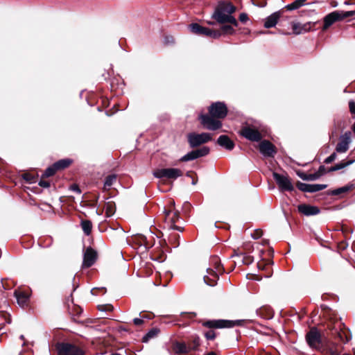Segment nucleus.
Segmentation results:
<instances>
[{"instance_id": "18", "label": "nucleus", "mask_w": 355, "mask_h": 355, "mask_svg": "<svg viewBox=\"0 0 355 355\" xmlns=\"http://www.w3.org/2000/svg\"><path fill=\"white\" fill-rule=\"evenodd\" d=\"M296 187L301 191L314 193L326 189L327 185L320 184H309L297 181L296 182Z\"/></svg>"}, {"instance_id": "23", "label": "nucleus", "mask_w": 355, "mask_h": 355, "mask_svg": "<svg viewBox=\"0 0 355 355\" xmlns=\"http://www.w3.org/2000/svg\"><path fill=\"white\" fill-rule=\"evenodd\" d=\"M216 143L228 150H232L235 146L234 142L225 135H220L218 138Z\"/></svg>"}, {"instance_id": "20", "label": "nucleus", "mask_w": 355, "mask_h": 355, "mask_svg": "<svg viewBox=\"0 0 355 355\" xmlns=\"http://www.w3.org/2000/svg\"><path fill=\"white\" fill-rule=\"evenodd\" d=\"M297 210L300 213L307 216L317 215L320 212L319 207L307 204L298 205Z\"/></svg>"}, {"instance_id": "24", "label": "nucleus", "mask_w": 355, "mask_h": 355, "mask_svg": "<svg viewBox=\"0 0 355 355\" xmlns=\"http://www.w3.org/2000/svg\"><path fill=\"white\" fill-rule=\"evenodd\" d=\"M207 272L209 276H208V275L205 276L203 278L204 282H205V284H207V285H209L210 286H214L215 285H216L217 281L219 279L217 271L216 270L215 271L214 270H213L211 268H208L207 270Z\"/></svg>"}, {"instance_id": "8", "label": "nucleus", "mask_w": 355, "mask_h": 355, "mask_svg": "<svg viewBox=\"0 0 355 355\" xmlns=\"http://www.w3.org/2000/svg\"><path fill=\"white\" fill-rule=\"evenodd\" d=\"M187 137L188 144L191 148H197L212 139L211 134L207 132L200 134L191 132L187 135Z\"/></svg>"}, {"instance_id": "60", "label": "nucleus", "mask_w": 355, "mask_h": 355, "mask_svg": "<svg viewBox=\"0 0 355 355\" xmlns=\"http://www.w3.org/2000/svg\"><path fill=\"white\" fill-rule=\"evenodd\" d=\"M144 322V320L142 318H135L133 320V323L136 326H140L143 324Z\"/></svg>"}, {"instance_id": "30", "label": "nucleus", "mask_w": 355, "mask_h": 355, "mask_svg": "<svg viewBox=\"0 0 355 355\" xmlns=\"http://www.w3.org/2000/svg\"><path fill=\"white\" fill-rule=\"evenodd\" d=\"M352 186L346 185L345 187H340L336 189L329 190L327 191V195L340 196L343 193H346L349 192L350 190H352Z\"/></svg>"}, {"instance_id": "28", "label": "nucleus", "mask_w": 355, "mask_h": 355, "mask_svg": "<svg viewBox=\"0 0 355 355\" xmlns=\"http://www.w3.org/2000/svg\"><path fill=\"white\" fill-rule=\"evenodd\" d=\"M173 349L178 354H188L186 343L176 341L173 344Z\"/></svg>"}, {"instance_id": "46", "label": "nucleus", "mask_w": 355, "mask_h": 355, "mask_svg": "<svg viewBox=\"0 0 355 355\" xmlns=\"http://www.w3.org/2000/svg\"><path fill=\"white\" fill-rule=\"evenodd\" d=\"M98 310L101 311H112L114 309V307L112 304H101L98 306Z\"/></svg>"}, {"instance_id": "10", "label": "nucleus", "mask_w": 355, "mask_h": 355, "mask_svg": "<svg viewBox=\"0 0 355 355\" xmlns=\"http://www.w3.org/2000/svg\"><path fill=\"white\" fill-rule=\"evenodd\" d=\"M189 29L192 33L198 35L206 36L214 39H218L220 37V33L218 31H215L214 29L204 27L198 23L191 24L189 25Z\"/></svg>"}, {"instance_id": "43", "label": "nucleus", "mask_w": 355, "mask_h": 355, "mask_svg": "<svg viewBox=\"0 0 355 355\" xmlns=\"http://www.w3.org/2000/svg\"><path fill=\"white\" fill-rule=\"evenodd\" d=\"M57 170H55V168L54 167V164H53L50 166H49L43 173L42 178H47L51 176H53L56 173Z\"/></svg>"}, {"instance_id": "9", "label": "nucleus", "mask_w": 355, "mask_h": 355, "mask_svg": "<svg viewBox=\"0 0 355 355\" xmlns=\"http://www.w3.org/2000/svg\"><path fill=\"white\" fill-rule=\"evenodd\" d=\"M272 177L280 191H293L295 190L291 180L287 174L282 175L273 172Z\"/></svg>"}, {"instance_id": "42", "label": "nucleus", "mask_w": 355, "mask_h": 355, "mask_svg": "<svg viewBox=\"0 0 355 355\" xmlns=\"http://www.w3.org/2000/svg\"><path fill=\"white\" fill-rule=\"evenodd\" d=\"M23 180L28 184H32L37 182V176L30 173H24L22 175Z\"/></svg>"}, {"instance_id": "2", "label": "nucleus", "mask_w": 355, "mask_h": 355, "mask_svg": "<svg viewBox=\"0 0 355 355\" xmlns=\"http://www.w3.org/2000/svg\"><path fill=\"white\" fill-rule=\"evenodd\" d=\"M236 7L231 2L219 1L215 8L211 18L220 24H231L234 27H238L239 23L232 15L236 12Z\"/></svg>"}, {"instance_id": "34", "label": "nucleus", "mask_w": 355, "mask_h": 355, "mask_svg": "<svg viewBox=\"0 0 355 355\" xmlns=\"http://www.w3.org/2000/svg\"><path fill=\"white\" fill-rule=\"evenodd\" d=\"M134 242L138 245L139 246L144 245L146 248H148V243L147 241L146 237L143 234H137L133 238Z\"/></svg>"}, {"instance_id": "27", "label": "nucleus", "mask_w": 355, "mask_h": 355, "mask_svg": "<svg viewBox=\"0 0 355 355\" xmlns=\"http://www.w3.org/2000/svg\"><path fill=\"white\" fill-rule=\"evenodd\" d=\"M72 163L73 159L70 158H65L55 162L53 163V164L57 171H61L69 168L72 164Z\"/></svg>"}, {"instance_id": "7", "label": "nucleus", "mask_w": 355, "mask_h": 355, "mask_svg": "<svg viewBox=\"0 0 355 355\" xmlns=\"http://www.w3.org/2000/svg\"><path fill=\"white\" fill-rule=\"evenodd\" d=\"M239 134L250 141L259 142L263 137L261 131L255 125L249 124L242 126Z\"/></svg>"}, {"instance_id": "62", "label": "nucleus", "mask_w": 355, "mask_h": 355, "mask_svg": "<svg viewBox=\"0 0 355 355\" xmlns=\"http://www.w3.org/2000/svg\"><path fill=\"white\" fill-rule=\"evenodd\" d=\"M170 228H172L173 230H177L180 232H182L183 230L182 227L175 225V223L171 224Z\"/></svg>"}, {"instance_id": "52", "label": "nucleus", "mask_w": 355, "mask_h": 355, "mask_svg": "<svg viewBox=\"0 0 355 355\" xmlns=\"http://www.w3.org/2000/svg\"><path fill=\"white\" fill-rule=\"evenodd\" d=\"M241 248L244 252V254L246 252H250L253 250V246L250 243H244Z\"/></svg>"}, {"instance_id": "38", "label": "nucleus", "mask_w": 355, "mask_h": 355, "mask_svg": "<svg viewBox=\"0 0 355 355\" xmlns=\"http://www.w3.org/2000/svg\"><path fill=\"white\" fill-rule=\"evenodd\" d=\"M81 227L86 235H89L92 230V223L89 220H85L81 221Z\"/></svg>"}, {"instance_id": "61", "label": "nucleus", "mask_w": 355, "mask_h": 355, "mask_svg": "<svg viewBox=\"0 0 355 355\" xmlns=\"http://www.w3.org/2000/svg\"><path fill=\"white\" fill-rule=\"evenodd\" d=\"M341 231L343 234H344L345 237H347V234L349 232H352V230H349L347 227L342 226Z\"/></svg>"}, {"instance_id": "57", "label": "nucleus", "mask_w": 355, "mask_h": 355, "mask_svg": "<svg viewBox=\"0 0 355 355\" xmlns=\"http://www.w3.org/2000/svg\"><path fill=\"white\" fill-rule=\"evenodd\" d=\"M140 316L141 318L144 319H148L150 320L154 318L155 315L153 313H140Z\"/></svg>"}, {"instance_id": "64", "label": "nucleus", "mask_w": 355, "mask_h": 355, "mask_svg": "<svg viewBox=\"0 0 355 355\" xmlns=\"http://www.w3.org/2000/svg\"><path fill=\"white\" fill-rule=\"evenodd\" d=\"M205 355H216V354L215 352L211 351L208 352L207 354H205Z\"/></svg>"}, {"instance_id": "49", "label": "nucleus", "mask_w": 355, "mask_h": 355, "mask_svg": "<svg viewBox=\"0 0 355 355\" xmlns=\"http://www.w3.org/2000/svg\"><path fill=\"white\" fill-rule=\"evenodd\" d=\"M341 123H342L341 122H338V124H337L338 127L336 126L334 128H333L331 130V134L329 135L330 139H331L334 137H337V135H338V129L342 128V125H341L342 124Z\"/></svg>"}, {"instance_id": "56", "label": "nucleus", "mask_w": 355, "mask_h": 355, "mask_svg": "<svg viewBox=\"0 0 355 355\" xmlns=\"http://www.w3.org/2000/svg\"><path fill=\"white\" fill-rule=\"evenodd\" d=\"M262 235H263V231L260 229L254 230V232L252 234V236L254 239H259Z\"/></svg>"}, {"instance_id": "55", "label": "nucleus", "mask_w": 355, "mask_h": 355, "mask_svg": "<svg viewBox=\"0 0 355 355\" xmlns=\"http://www.w3.org/2000/svg\"><path fill=\"white\" fill-rule=\"evenodd\" d=\"M244 255V252L243 251L242 248H237V249H234L233 250V253L231 255V257H240V256H243Z\"/></svg>"}, {"instance_id": "40", "label": "nucleus", "mask_w": 355, "mask_h": 355, "mask_svg": "<svg viewBox=\"0 0 355 355\" xmlns=\"http://www.w3.org/2000/svg\"><path fill=\"white\" fill-rule=\"evenodd\" d=\"M117 176L115 174H111L105 178L104 182V189H109L112 187L114 182L116 180Z\"/></svg>"}, {"instance_id": "11", "label": "nucleus", "mask_w": 355, "mask_h": 355, "mask_svg": "<svg viewBox=\"0 0 355 355\" xmlns=\"http://www.w3.org/2000/svg\"><path fill=\"white\" fill-rule=\"evenodd\" d=\"M308 345L317 350L322 349V336L316 327H312L306 334Z\"/></svg>"}, {"instance_id": "16", "label": "nucleus", "mask_w": 355, "mask_h": 355, "mask_svg": "<svg viewBox=\"0 0 355 355\" xmlns=\"http://www.w3.org/2000/svg\"><path fill=\"white\" fill-rule=\"evenodd\" d=\"M319 22H307L305 24L293 23L292 24L293 32L295 35L302 34L308 31H315L318 28Z\"/></svg>"}, {"instance_id": "19", "label": "nucleus", "mask_w": 355, "mask_h": 355, "mask_svg": "<svg viewBox=\"0 0 355 355\" xmlns=\"http://www.w3.org/2000/svg\"><path fill=\"white\" fill-rule=\"evenodd\" d=\"M165 220H168L171 224L175 223L180 218V212L175 208V202H171L170 207L168 210H165Z\"/></svg>"}, {"instance_id": "12", "label": "nucleus", "mask_w": 355, "mask_h": 355, "mask_svg": "<svg viewBox=\"0 0 355 355\" xmlns=\"http://www.w3.org/2000/svg\"><path fill=\"white\" fill-rule=\"evenodd\" d=\"M182 171L180 169L175 168L156 169L153 171V175L159 179L176 180L182 176Z\"/></svg>"}, {"instance_id": "63", "label": "nucleus", "mask_w": 355, "mask_h": 355, "mask_svg": "<svg viewBox=\"0 0 355 355\" xmlns=\"http://www.w3.org/2000/svg\"><path fill=\"white\" fill-rule=\"evenodd\" d=\"M327 170V173L334 172L336 171L335 165L328 168Z\"/></svg>"}, {"instance_id": "51", "label": "nucleus", "mask_w": 355, "mask_h": 355, "mask_svg": "<svg viewBox=\"0 0 355 355\" xmlns=\"http://www.w3.org/2000/svg\"><path fill=\"white\" fill-rule=\"evenodd\" d=\"M253 261H254L253 257L250 256V255L244 256L242 259L243 264L247 265V266L251 264Z\"/></svg>"}, {"instance_id": "25", "label": "nucleus", "mask_w": 355, "mask_h": 355, "mask_svg": "<svg viewBox=\"0 0 355 355\" xmlns=\"http://www.w3.org/2000/svg\"><path fill=\"white\" fill-rule=\"evenodd\" d=\"M257 314L263 319L269 320L272 318L274 311L270 306L266 305L257 309Z\"/></svg>"}, {"instance_id": "15", "label": "nucleus", "mask_w": 355, "mask_h": 355, "mask_svg": "<svg viewBox=\"0 0 355 355\" xmlns=\"http://www.w3.org/2000/svg\"><path fill=\"white\" fill-rule=\"evenodd\" d=\"M210 152V149L207 146H203L200 148L193 150L191 152L188 153L183 157H182L179 162H189L191 160L196 159L198 158L205 157Z\"/></svg>"}, {"instance_id": "26", "label": "nucleus", "mask_w": 355, "mask_h": 355, "mask_svg": "<svg viewBox=\"0 0 355 355\" xmlns=\"http://www.w3.org/2000/svg\"><path fill=\"white\" fill-rule=\"evenodd\" d=\"M280 17L281 12H275L272 13L266 19L264 22V27L266 28H270L275 26Z\"/></svg>"}, {"instance_id": "39", "label": "nucleus", "mask_w": 355, "mask_h": 355, "mask_svg": "<svg viewBox=\"0 0 355 355\" xmlns=\"http://www.w3.org/2000/svg\"><path fill=\"white\" fill-rule=\"evenodd\" d=\"M297 175L303 180L306 181H311V180H317V175H315V173L313 174H306L303 171H297L296 172Z\"/></svg>"}, {"instance_id": "58", "label": "nucleus", "mask_w": 355, "mask_h": 355, "mask_svg": "<svg viewBox=\"0 0 355 355\" xmlns=\"http://www.w3.org/2000/svg\"><path fill=\"white\" fill-rule=\"evenodd\" d=\"M239 19L242 23H245L249 19L248 15L245 12L241 13Z\"/></svg>"}, {"instance_id": "21", "label": "nucleus", "mask_w": 355, "mask_h": 355, "mask_svg": "<svg viewBox=\"0 0 355 355\" xmlns=\"http://www.w3.org/2000/svg\"><path fill=\"white\" fill-rule=\"evenodd\" d=\"M14 294L19 306L21 307L28 306L30 301V295L28 292L17 289L15 291Z\"/></svg>"}, {"instance_id": "48", "label": "nucleus", "mask_w": 355, "mask_h": 355, "mask_svg": "<svg viewBox=\"0 0 355 355\" xmlns=\"http://www.w3.org/2000/svg\"><path fill=\"white\" fill-rule=\"evenodd\" d=\"M336 153L337 152L336 151V152H334L333 153H331V155L330 156H329L324 160V163L326 164H329L332 163L334 161H335L337 157Z\"/></svg>"}, {"instance_id": "59", "label": "nucleus", "mask_w": 355, "mask_h": 355, "mask_svg": "<svg viewBox=\"0 0 355 355\" xmlns=\"http://www.w3.org/2000/svg\"><path fill=\"white\" fill-rule=\"evenodd\" d=\"M70 189L71 191L77 192L78 193H81V190H80L79 186L78 184H71V187H70Z\"/></svg>"}, {"instance_id": "44", "label": "nucleus", "mask_w": 355, "mask_h": 355, "mask_svg": "<svg viewBox=\"0 0 355 355\" xmlns=\"http://www.w3.org/2000/svg\"><path fill=\"white\" fill-rule=\"evenodd\" d=\"M354 162V159H349V160H348L347 162L343 160L340 163H338V164L335 165L336 169V171L343 169V168H344L351 165L352 164H353Z\"/></svg>"}, {"instance_id": "35", "label": "nucleus", "mask_w": 355, "mask_h": 355, "mask_svg": "<svg viewBox=\"0 0 355 355\" xmlns=\"http://www.w3.org/2000/svg\"><path fill=\"white\" fill-rule=\"evenodd\" d=\"M211 262L217 272L223 274L225 272L224 267L218 257H213L211 258Z\"/></svg>"}, {"instance_id": "53", "label": "nucleus", "mask_w": 355, "mask_h": 355, "mask_svg": "<svg viewBox=\"0 0 355 355\" xmlns=\"http://www.w3.org/2000/svg\"><path fill=\"white\" fill-rule=\"evenodd\" d=\"M38 184L43 188H49L51 185L50 182L49 180H46L45 178H42V177Z\"/></svg>"}, {"instance_id": "14", "label": "nucleus", "mask_w": 355, "mask_h": 355, "mask_svg": "<svg viewBox=\"0 0 355 355\" xmlns=\"http://www.w3.org/2000/svg\"><path fill=\"white\" fill-rule=\"evenodd\" d=\"M98 259V252L92 247H87L83 254L82 268L92 267Z\"/></svg>"}, {"instance_id": "36", "label": "nucleus", "mask_w": 355, "mask_h": 355, "mask_svg": "<svg viewBox=\"0 0 355 355\" xmlns=\"http://www.w3.org/2000/svg\"><path fill=\"white\" fill-rule=\"evenodd\" d=\"M306 0H295L293 3L288 4L285 6V9L287 10H297L304 5Z\"/></svg>"}, {"instance_id": "31", "label": "nucleus", "mask_w": 355, "mask_h": 355, "mask_svg": "<svg viewBox=\"0 0 355 355\" xmlns=\"http://www.w3.org/2000/svg\"><path fill=\"white\" fill-rule=\"evenodd\" d=\"M324 355H340L338 346L334 343L330 344L322 349Z\"/></svg>"}, {"instance_id": "13", "label": "nucleus", "mask_w": 355, "mask_h": 355, "mask_svg": "<svg viewBox=\"0 0 355 355\" xmlns=\"http://www.w3.org/2000/svg\"><path fill=\"white\" fill-rule=\"evenodd\" d=\"M259 150L266 157H274L277 153V147L266 139L260 141Z\"/></svg>"}, {"instance_id": "6", "label": "nucleus", "mask_w": 355, "mask_h": 355, "mask_svg": "<svg viewBox=\"0 0 355 355\" xmlns=\"http://www.w3.org/2000/svg\"><path fill=\"white\" fill-rule=\"evenodd\" d=\"M338 327L336 326L335 322L329 321L327 324V329H329L331 334L335 338H338L341 342L345 343L351 339L348 330L341 322H338Z\"/></svg>"}, {"instance_id": "4", "label": "nucleus", "mask_w": 355, "mask_h": 355, "mask_svg": "<svg viewBox=\"0 0 355 355\" xmlns=\"http://www.w3.org/2000/svg\"><path fill=\"white\" fill-rule=\"evenodd\" d=\"M58 355H85V350L78 343L70 340L58 342L55 345Z\"/></svg>"}, {"instance_id": "33", "label": "nucleus", "mask_w": 355, "mask_h": 355, "mask_svg": "<svg viewBox=\"0 0 355 355\" xmlns=\"http://www.w3.org/2000/svg\"><path fill=\"white\" fill-rule=\"evenodd\" d=\"M116 211V204L114 201H108L105 203V216L111 217Z\"/></svg>"}, {"instance_id": "5", "label": "nucleus", "mask_w": 355, "mask_h": 355, "mask_svg": "<svg viewBox=\"0 0 355 355\" xmlns=\"http://www.w3.org/2000/svg\"><path fill=\"white\" fill-rule=\"evenodd\" d=\"M354 17L355 10L351 11H338L336 10L327 15L323 19V26L322 31H327L335 22L343 20L345 18Z\"/></svg>"}, {"instance_id": "47", "label": "nucleus", "mask_w": 355, "mask_h": 355, "mask_svg": "<svg viewBox=\"0 0 355 355\" xmlns=\"http://www.w3.org/2000/svg\"><path fill=\"white\" fill-rule=\"evenodd\" d=\"M348 247V243L346 241H341L337 244V251L341 252L342 251L347 249Z\"/></svg>"}, {"instance_id": "3", "label": "nucleus", "mask_w": 355, "mask_h": 355, "mask_svg": "<svg viewBox=\"0 0 355 355\" xmlns=\"http://www.w3.org/2000/svg\"><path fill=\"white\" fill-rule=\"evenodd\" d=\"M250 322L248 320H209L202 322V325L209 329L205 331L204 336L208 340H213L216 337V333L214 329L232 328L235 326H243Z\"/></svg>"}, {"instance_id": "22", "label": "nucleus", "mask_w": 355, "mask_h": 355, "mask_svg": "<svg viewBox=\"0 0 355 355\" xmlns=\"http://www.w3.org/2000/svg\"><path fill=\"white\" fill-rule=\"evenodd\" d=\"M200 345V338L198 335H192L187 338L186 346L189 353L196 351Z\"/></svg>"}, {"instance_id": "37", "label": "nucleus", "mask_w": 355, "mask_h": 355, "mask_svg": "<svg viewBox=\"0 0 355 355\" xmlns=\"http://www.w3.org/2000/svg\"><path fill=\"white\" fill-rule=\"evenodd\" d=\"M0 319L3 320V322L0 324V329H2L6 323L10 324L11 322L10 314L5 311H0Z\"/></svg>"}, {"instance_id": "54", "label": "nucleus", "mask_w": 355, "mask_h": 355, "mask_svg": "<svg viewBox=\"0 0 355 355\" xmlns=\"http://www.w3.org/2000/svg\"><path fill=\"white\" fill-rule=\"evenodd\" d=\"M349 108L350 113L353 115V117L355 116V101L354 100H350L349 101Z\"/></svg>"}, {"instance_id": "1", "label": "nucleus", "mask_w": 355, "mask_h": 355, "mask_svg": "<svg viewBox=\"0 0 355 355\" xmlns=\"http://www.w3.org/2000/svg\"><path fill=\"white\" fill-rule=\"evenodd\" d=\"M228 113V109L224 102L212 103L208 107L207 114H200L198 121L203 128L209 130H217L222 128L221 119H225Z\"/></svg>"}, {"instance_id": "41", "label": "nucleus", "mask_w": 355, "mask_h": 355, "mask_svg": "<svg viewBox=\"0 0 355 355\" xmlns=\"http://www.w3.org/2000/svg\"><path fill=\"white\" fill-rule=\"evenodd\" d=\"M179 239L180 235L176 233H173L170 235L168 242L173 248H177L180 245Z\"/></svg>"}, {"instance_id": "32", "label": "nucleus", "mask_w": 355, "mask_h": 355, "mask_svg": "<svg viewBox=\"0 0 355 355\" xmlns=\"http://www.w3.org/2000/svg\"><path fill=\"white\" fill-rule=\"evenodd\" d=\"M160 329L157 327L152 328L141 339L143 343H147L150 339L154 338L158 336Z\"/></svg>"}, {"instance_id": "29", "label": "nucleus", "mask_w": 355, "mask_h": 355, "mask_svg": "<svg viewBox=\"0 0 355 355\" xmlns=\"http://www.w3.org/2000/svg\"><path fill=\"white\" fill-rule=\"evenodd\" d=\"M232 24H222L221 27L218 30H215V31H218L220 33V37L221 35H234L235 33V30L233 28Z\"/></svg>"}, {"instance_id": "45", "label": "nucleus", "mask_w": 355, "mask_h": 355, "mask_svg": "<svg viewBox=\"0 0 355 355\" xmlns=\"http://www.w3.org/2000/svg\"><path fill=\"white\" fill-rule=\"evenodd\" d=\"M186 175L187 177L191 178V180H192L191 184L193 185H196L198 183V176H197V174L194 171H189L187 172Z\"/></svg>"}, {"instance_id": "17", "label": "nucleus", "mask_w": 355, "mask_h": 355, "mask_svg": "<svg viewBox=\"0 0 355 355\" xmlns=\"http://www.w3.org/2000/svg\"><path fill=\"white\" fill-rule=\"evenodd\" d=\"M352 133L350 131L345 132L339 137V141L336 146V151L338 153H346L349 149V145L351 142Z\"/></svg>"}, {"instance_id": "50", "label": "nucleus", "mask_w": 355, "mask_h": 355, "mask_svg": "<svg viewBox=\"0 0 355 355\" xmlns=\"http://www.w3.org/2000/svg\"><path fill=\"white\" fill-rule=\"evenodd\" d=\"M327 173V170L325 168V166L323 165H321V166H320L318 171L315 172V175H317V178L318 179L320 176L324 175Z\"/></svg>"}]
</instances>
